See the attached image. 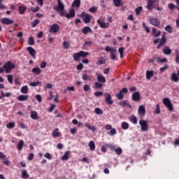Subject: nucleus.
<instances>
[{"label":"nucleus","instance_id":"nucleus-40","mask_svg":"<svg viewBox=\"0 0 179 179\" xmlns=\"http://www.w3.org/2000/svg\"><path fill=\"white\" fill-rule=\"evenodd\" d=\"M101 87H103V84L101 83H94V89H101Z\"/></svg>","mask_w":179,"mask_h":179},{"label":"nucleus","instance_id":"nucleus-2","mask_svg":"<svg viewBox=\"0 0 179 179\" xmlns=\"http://www.w3.org/2000/svg\"><path fill=\"white\" fill-rule=\"evenodd\" d=\"M87 55H89L88 52H85L83 50H80L77 53H73V58L76 62H79L80 61V58H87Z\"/></svg>","mask_w":179,"mask_h":179},{"label":"nucleus","instance_id":"nucleus-43","mask_svg":"<svg viewBox=\"0 0 179 179\" xmlns=\"http://www.w3.org/2000/svg\"><path fill=\"white\" fill-rule=\"evenodd\" d=\"M165 30L168 33H173V27H171V25H167L166 27H165Z\"/></svg>","mask_w":179,"mask_h":179},{"label":"nucleus","instance_id":"nucleus-37","mask_svg":"<svg viewBox=\"0 0 179 179\" xmlns=\"http://www.w3.org/2000/svg\"><path fill=\"white\" fill-rule=\"evenodd\" d=\"M18 10H19L20 14L23 15V13L26 12L27 8L25 6H19Z\"/></svg>","mask_w":179,"mask_h":179},{"label":"nucleus","instance_id":"nucleus-33","mask_svg":"<svg viewBox=\"0 0 179 179\" xmlns=\"http://www.w3.org/2000/svg\"><path fill=\"white\" fill-rule=\"evenodd\" d=\"M113 3L116 7L122 6V5H123L122 0H113Z\"/></svg>","mask_w":179,"mask_h":179},{"label":"nucleus","instance_id":"nucleus-24","mask_svg":"<svg viewBox=\"0 0 179 179\" xmlns=\"http://www.w3.org/2000/svg\"><path fill=\"white\" fill-rule=\"evenodd\" d=\"M129 121L132 122L133 124H138V118H136V116L131 115L129 118Z\"/></svg>","mask_w":179,"mask_h":179},{"label":"nucleus","instance_id":"nucleus-4","mask_svg":"<svg viewBox=\"0 0 179 179\" xmlns=\"http://www.w3.org/2000/svg\"><path fill=\"white\" fill-rule=\"evenodd\" d=\"M139 125L141 127V131H143V132H146V131L149 129V125L148 124V121L145 120H140Z\"/></svg>","mask_w":179,"mask_h":179},{"label":"nucleus","instance_id":"nucleus-12","mask_svg":"<svg viewBox=\"0 0 179 179\" xmlns=\"http://www.w3.org/2000/svg\"><path fill=\"white\" fill-rule=\"evenodd\" d=\"M131 100L136 102L139 101L141 100V93L139 92H134L131 96Z\"/></svg>","mask_w":179,"mask_h":179},{"label":"nucleus","instance_id":"nucleus-61","mask_svg":"<svg viewBox=\"0 0 179 179\" xmlns=\"http://www.w3.org/2000/svg\"><path fill=\"white\" fill-rule=\"evenodd\" d=\"M82 79L83 80H87V79H90V77L87 73H85L82 76Z\"/></svg>","mask_w":179,"mask_h":179},{"label":"nucleus","instance_id":"nucleus-42","mask_svg":"<svg viewBox=\"0 0 179 179\" xmlns=\"http://www.w3.org/2000/svg\"><path fill=\"white\" fill-rule=\"evenodd\" d=\"M106 148H108V149H110L112 152H115V146L112 144H106Z\"/></svg>","mask_w":179,"mask_h":179},{"label":"nucleus","instance_id":"nucleus-57","mask_svg":"<svg viewBox=\"0 0 179 179\" xmlns=\"http://www.w3.org/2000/svg\"><path fill=\"white\" fill-rule=\"evenodd\" d=\"M113 50H115L114 48H111L110 46H106L105 48V51H106V52H112V51H113Z\"/></svg>","mask_w":179,"mask_h":179},{"label":"nucleus","instance_id":"nucleus-26","mask_svg":"<svg viewBox=\"0 0 179 179\" xmlns=\"http://www.w3.org/2000/svg\"><path fill=\"white\" fill-rule=\"evenodd\" d=\"M82 33L83 34H87V33H92V29L90 27H85L82 29Z\"/></svg>","mask_w":179,"mask_h":179},{"label":"nucleus","instance_id":"nucleus-39","mask_svg":"<svg viewBox=\"0 0 179 179\" xmlns=\"http://www.w3.org/2000/svg\"><path fill=\"white\" fill-rule=\"evenodd\" d=\"M27 92H29V87H27V85L22 87L21 93L26 94V93H27Z\"/></svg>","mask_w":179,"mask_h":179},{"label":"nucleus","instance_id":"nucleus-32","mask_svg":"<svg viewBox=\"0 0 179 179\" xmlns=\"http://www.w3.org/2000/svg\"><path fill=\"white\" fill-rule=\"evenodd\" d=\"M103 64H106V58L103 57H100L96 62V65H103Z\"/></svg>","mask_w":179,"mask_h":179},{"label":"nucleus","instance_id":"nucleus-6","mask_svg":"<svg viewBox=\"0 0 179 179\" xmlns=\"http://www.w3.org/2000/svg\"><path fill=\"white\" fill-rule=\"evenodd\" d=\"M59 25L58 24L55 23L50 26L49 29V33H52L53 34H57L59 31Z\"/></svg>","mask_w":179,"mask_h":179},{"label":"nucleus","instance_id":"nucleus-58","mask_svg":"<svg viewBox=\"0 0 179 179\" xmlns=\"http://www.w3.org/2000/svg\"><path fill=\"white\" fill-rule=\"evenodd\" d=\"M155 114H160V105H156Z\"/></svg>","mask_w":179,"mask_h":179},{"label":"nucleus","instance_id":"nucleus-56","mask_svg":"<svg viewBox=\"0 0 179 179\" xmlns=\"http://www.w3.org/2000/svg\"><path fill=\"white\" fill-rule=\"evenodd\" d=\"M63 47H64V48L66 50H68V48H69V42L68 41H64L63 42Z\"/></svg>","mask_w":179,"mask_h":179},{"label":"nucleus","instance_id":"nucleus-44","mask_svg":"<svg viewBox=\"0 0 179 179\" xmlns=\"http://www.w3.org/2000/svg\"><path fill=\"white\" fill-rule=\"evenodd\" d=\"M85 127H86L88 129H90V131H93V132H94V131H96V129H97L96 128V127H94V126L91 127L90 125H89V124H85Z\"/></svg>","mask_w":179,"mask_h":179},{"label":"nucleus","instance_id":"nucleus-53","mask_svg":"<svg viewBox=\"0 0 179 179\" xmlns=\"http://www.w3.org/2000/svg\"><path fill=\"white\" fill-rule=\"evenodd\" d=\"M95 113L96 114H98L99 115L103 114V110L100 109V108H95Z\"/></svg>","mask_w":179,"mask_h":179},{"label":"nucleus","instance_id":"nucleus-8","mask_svg":"<svg viewBox=\"0 0 179 179\" xmlns=\"http://www.w3.org/2000/svg\"><path fill=\"white\" fill-rule=\"evenodd\" d=\"M162 101L169 111H173V104L169 98H164Z\"/></svg>","mask_w":179,"mask_h":179},{"label":"nucleus","instance_id":"nucleus-63","mask_svg":"<svg viewBox=\"0 0 179 179\" xmlns=\"http://www.w3.org/2000/svg\"><path fill=\"white\" fill-rule=\"evenodd\" d=\"M36 100L38 101V103H41V101H42L41 95H40V94H36Z\"/></svg>","mask_w":179,"mask_h":179},{"label":"nucleus","instance_id":"nucleus-20","mask_svg":"<svg viewBox=\"0 0 179 179\" xmlns=\"http://www.w3.org/2000/svg\"><path fill=\"white\" fill-rule=\"evenodd\" d=\"M110 54V59H112L113 61H115V59H117V55H115L117 54V49L112 50Z\"/></svg>","mask_w":179,"mask_h":179},{"label":"nucleus","instance_id":"nucleus-22","mask_svg":"<svg viewBox=\"0 0 179 179\" xmlns=\"http://www.w3.org/2000/svg\"><path fill=\"white\" fill-rule=\"evenodd\" d=\"M80 6V0H74L71 4V8H79Z\"/></svg>","mask_w":179,"mask_h":179},{"label":"nucleus","instance_id":"nucleus-36","mask_svg":"<svg viewBox=\"0 0 179 179\" xmlns=\"http://www.w3.org/2000/svg\"><path fill=\"white\" fill-rule=\"evenodd\" d=\"M122 129L127 130L129 129V124H128V122H123L122 123Z\"/></svg>","mask_w":179,"mask_h":179},{"label":"nucleus","instance_id":"nucleus-62","mask_svg":"<svg viewBox=\"0 0 179 179\" xmlns=\"http://www.w3.org/2000/svg\"><path fill=\"white\" fill-rule=\"evenodd\" d=\"M94 96H95V97H99L100 96H103V92H95Z\"/></svg>","mask_w":179,"mask_h":179},{"label":"nucleus","instance_id":"nucleus-51","mask_svg":"<svg viewBox=\"0 0 179 179\" xmlns=\"http://www.w3.org/2000/svg\"><path fill=\"white\" fill-rule=\"evenodd\" d=\"M89 12L90 13H95V12H97V8L96 7H91L89 8Z\"/></svg>","mask_w":179,"mask_h":179},{"label":"nucleus","instance_id":"nucleus-11","mask_svg":"<svg viewBox=\"0 0 179 179\" xmlns=\"http://www.w3.org/2000/svg\"><path fill=\"white\" fill-rule=\"evenodd\" d=\"M138 114L141 117V118H143L145 114H146V109H145V106L141 105L138 107Z\"/></svg>","mask_w":179,"mask_h":179},{"label":"nucleus","instance_id":"nucleus-52","mask_svg":"<svg viewBox=\"0 0 179 179\" xmlns=\"http://www.w3.org/2000/svg\"><path fill=\"white\" fill-rule=\"evenodd\" d=\"M7 79L9 83L10 84L13 83V76L12 75L7 76Z\"/></svg>","mask_w":179,"mask_h":179},{"label":"nucleus","instance_id":"nucleus-23","mask_svg":"<svg viewBox=\"0 0 179 179\" xmlns=\"http://www.w3.org/2000/svg\"><path fill=\"white\" fill-rule=\"evenodd\" d=\"M88 146L90 150H92V151L96 150V144H94V141H90L88 143Z\"/></svg>","mask_w":179,"mask_h":179},{"label":"nucleus","instance_id":"nucleus-49","mask_svg":"<svg viewBox=\"0 0 179 179\" xmlns=\"http://www.w3.org/2000/svg\"><path fill=\"white\" fill-rule=\"evenodd\" d=\"M115 134H117L115 129H111L110 131L108 132V135H110L111 136L115 135Z\"/></svg>","mask_w":179,"mask_h":179},{"label":"nucleus","instance_id":"nucleus-31","mask_svg":"<svg viewBox=\"0 0 179 179\" xmlns=\"http://www.w3.org/2000/svg\"><path fill=\"white\" fill-rule=\"evenodd\" d=\"M153 76V71H146V79L150 80L151 78Z\"/></svg>","mask_w":179,"mask_h":179},{"label":"nucleus","instance_id":"nucleus-15","mask_svg":"<svg viewBox=\"0 0 179 179\" xmlns=\"http://www.w3.org/2000/svg\"><path fill=\"white\" fill-rule=\"evenodd\" d=\"M27 51H28V52L30 54L31 57H32L34 58V59H36V50H34V48H33L32 47H28L27 48Z\"/></svg>","mask_w":179,"mask_h":179},{"label":"nucleus","instance_id":"nucleus-9","mask_svg":"<svg viewBox=\"0 0 179 179\" xmlns=\"http://www.w3.org/2000/svg\"><path fill=\"white\" fill-rule=\"evenodd\" d=\"M166 41H167V38H166V32H164L162 34V37L160 40V42L157 47V50H159L161 47H163V45L166 44Z\"/></svg>","mask_w":179,"mask_h":179},{"label":"nucleus","instance_id":"nucleus-47","mask_svg":"<svg viewBox=\"0 0 179 179\" xmlns=\"http://www.w3.org/2000/svg\"><path fill=\"white\" fill-rule=\"evenodd\" d=\"M38 23H40V20H34L31 22V27H36Z\"/></svg>","mask_w":179,"mask_h":179},{"label":"nucleus","instance_id":"nucleus-3","mask_svg":"<svg viewBox=\"0 0 179 179\" xmlns=\"http://www.w3.org/2000/svg\"><path fill=\"white\" fill-rule=\"evenodd\" d=\"M3 68L5 69L6 73H10L12 72V69H15V64L10 61H8L5 63Z\"/></svg>","mask_w":179,"mask_h":179},{"label":"nucleus","instance_id":"nucleus-46","mask_svg":"<svg viewBox=\"0 0 179 179\" xmlns=\"http://www.w3.org/2000/svg\"><path fill=\"white\" fill-rule=\"evenodd\" d=\"M176 59L175 61L177 64H179V51L178 50H175Z\"/></svg>","mask_w":179,"mask_h":179},{"label":"nucleus","instance_id":"nucleus-13","mask_svg":"<svg viewBox=\"0 0 179 179\" xmlns=\"http://www.w3.org/2000/svg\"><path fill=\"white\" fill-rule=\"evenodd\" d=\"M157 1L156 0H148L146 8L148 10H152L153 9V5L156 3Z\"/></svg>","mask_w":179,"mask_h":179},{"label":"nucleus","instance_id":"nucleus-59","mask_svg":"<svg viewBox=\"0 0 179 179\" xmlns=\"http://www.w3.org/2000/svg\"><path fill=\"white\" fill-rule=\"evenodd\" d=\"M168 8L171 9V10H174V8H176V5H174L173 3H170L168 5Z\"/></svg>","mask_w":179,"mask_h":179},{"label":"nucleus","instance_id":"nucleus-30","mask_svg":"<svg viewBox=\"0 0 179 179\" xmlns=\"http://www.w3.org/2000/svg\"><path fill=\"white\" fill-rule=\"evenodd\" d=\"M32 73H35V75H40L41 73V69L37 67L33 68Z\"/></svg>","mask_w":179,"mask_h":179},{"label":"nucleus","instance_id":"nucleus-5","mask_svg":"<svg viewBox=\"0 0 179 179\" xmlns=\"http://www.w3.org/2000/svg\"><path fill=\"white\" fill-rule=\"evenodd\" d=\"M80 17L83 19L84 23L87 24L92 20V17H90V15L85 12H83L80 15Z\"/></svg>","mask_w":179,"mask_h":179},{"label":"nucleus","instance_id":"nucleus-19","mask_svg":"<svg viewBox=\"0 0 179 179\" xmlns=\"http://www.w3.org/2000/svg\"><path fill=\"white\" fill-rule=\"evenodd\" d=\"M162 51H163V54H164L165 55H170V54H171L172 52L171 49H170L169 46L164 47Z\"/></svg>","mask_w":179,"mask_h":179},{"label":"nucleus","instance_id":"nucleus-18","mask_svg":"<svg viewBox=\"0 0 179 179\" xmlns=\"http://www.w3.org/2000/svg\"><path fill=\"white\" fill-rule=\"evenodd\" d=\"M30 117L32 120H39L38 113L36 110L31 111Z\"/></svg>","mask_w":179,"mask_h":179},{"label":"nucleus","instance_id":"nucleus-16","mask_svg":"<svg viewBox=\"0 0 179 179\" xmlns=\"http://www.w3.org/2000/svg\"><path fill=\"white\" fill-rule=\"evenodd\" d=\"M1 22V23H3V24H7V25L12 24V23H13V20L8 17L2 18Z\"/></svg>","mask_w":179,"mask_h":179},{"label":"nucleus","instance_id":"nucleus-48","mask_svg":"<svg viewBox=\"0 0 179 179\" xmlns=\"http://www.w3.org/2000/svg\"><path fill=\"white\" fill-rule=\"evenodd\" d=\"M118 51L120 54V58H122V57L124 55V51H125V48H124V47L119 48Z\"/></svg>","mask_w":179,"mask_h":179},{"label":"nucleus","instance_id":"nucleus-7","mask_svg":"<svg viewBox=\"0 0 179 179\" xmlns=\"http://www.w3.org/2000/svg\"><path fill=\"white\" fill-rule=\"evenodd\" d=\"M124 93H128V89L127 87H123L119 93L116 94L115 96L118 100H122L124 99Z\"/></svg>","mask_w":179,"mask_h":179},{"label":"nucleus","instance_id":"nucleus-64","mask_svg":"<svg viewBox=\"0 0 179 179\" xmlns=\"http://www.w3.org/2000/svg\"><path fill=\"white\" fill-rule=\"evenodd\" d=\"M173 145H175V146H179V138H176V139L174 141Z\"/></svg>","mask_w":179,"mask_h":179},{"label":"nucleus","instance_id":"nucleus-34","mask_svg":"<svg viewBox=\"0 0 179 179\" xmlns=\"http://www.w3.org/2000/svg\"><path fill=\"white\" fill-rule=\"evenodd\" d=\"M29 177H30V176L29 175V173H27V171L23 170L22 171V178L27 179L29 178Z\"/></svg>","mask_w":179,"mask_h":179},{"label":"nucleus","instance_id":"nucleus-38","mask_svg":"<svg viewBox=\"0 0 179 179\" xmlns=\"http://www.w3.org/2000/svg\"><path fill=\"white\" fill-rule=\"evenodd\" d=\"M58 131H59V129H55L52 131V135H53V136H55V138H58V136H59L61 135V134Z\"/></svg>","mask_w":179,"mask_h":179},{"label":"nucleus","instance_id":"nucleus-1","mask_svg":"<svg viewBox=\"0 0 179 179\" xmlns=\"http://www.w3.org/2000/svg\"><path fill=\"white\" fill-rule=\"evenodd\" d=\"M58 5L55 8L56 12H59V15L61 16H65L67 19H71L72 17H75V10L73 8H71L69 10V13L66 14V12L65 11V6H64V3L61 2V0H57Z\"/></svg>","mask_w":179,"mask_h":179},{"label":"nucleus","instance_id":"nucleus-35","mask_svg":"<svg viewBox=\"0 0 179 179\" xmlns=\"http://www.w3.org/2000/svg\"><path fill=\"white\" fill-rule=\"evenodd\" d=\"M97 80L99 83H104L106 82V78L103 76H98Z\"/></svg>","mask_w":179,"mask_h":179},{"label":"nucleus","instance_id":"nucleus-50","mask_svg":"<svg viewBox=\"0 0 179 179\" xmlns=\"http://www.w3.org/2000/svg\"><path fill=\"white\" fill-rule=\"evenodd\" d=\"M115 153H117L118 155H122V149L120 147H118L115 150Z\"/></svg>","mask_w":179,"mask_h":179},{"label":"nucleus","instance_id":"nucleus-21","mask_svg":"<svg viewBox=\"0 0 179 179\" xmlns=\"http://www.w3.org/2000/svg\"><path fill=\"white\" fill-rule=\"evenodd\" d=\"M171 80H173V82H175V83H178V80H179L178 75H177V73H173L171 76Z\"/></svg>","mask_w":179,"mask_h":179},{"label":"nucleus","instance_id":"nucleus-27","mask_svg":"<svg viewBox=\"0 0 179 179\" xmlns=\"http://www.w3.org/2000/svg\"><path fill=\"white\" fill-rule=\"evenodd\" d=\"M24 145V141H23V140H20L19 143L17 145V150H22V149H23Z\"/></svg>","mask_w":179,"mask_h":179},{"label":"nucleus","instance_id":"nucleus-14","mask_svg":"<svg viewBox=\"0 0 179 179\" xmlns=\"http://www.w3.org/2000/svg\"><path fill=\"white\" fill-rule=\"evenodd\" d=\"M96 23L101 27V29H107L108 26H110V23L108 22H103L100 20H97Z\"/></svg>","mask_w":179,"mask_h":179},{"label":"nucleus","instance_id":"nucleus-29","mask_svg":"<svg viewBox=\"0 0 179 179\" xmlns=\"http://www.w3.org/2000/svg\"><path fill=\"white\" fill-rule=\"evenodd\" d=\"M15 126L16 124L15 123V122H10L6 124V128H8V129H13Z\"/></svg>","mask_w":179,"mask_h":179},{"label":"nucleus","instance_id":"nucleus-17","mask_svg":"<svg viewBox=\"0 0 179 179\" xmlns=\"http://www.w3.org/2000/svg\"><path fill=\"white\" fill-rule=\"evenodd\" d=\"M106 102L111 106L113 104V99H111V95L109 93H105Z\"/></svg>","mask_w":179,"mask_h":179},{"label":"nucleus","instance_id":"nucleus-41","mask_svg":"<svg viewBox=\"0 0 179 179\" xmlns=\"http://www.w3.org/2000/svg\"><path fill=\"white\" fill-rule=\"evenodd\" d=\"M28 44L29 45H34V38L33 36L28 38Z\"/></svg>","mask_w":179,"mask_h":179},{"label":"nucleus","instance_id":"nucleus-25","mask_svg":"<svg viewBox=\"0 0 179 179\" xmlns=\"http://www.w3.org/2000/svg\"><path fill=\"white\" fill-rule=\"evenodd\" d=\"M71 155V151L68 150L64 152V155L62 157V160L65 161L69 159V155Z\"/></svg>","mask_w":179,"mask_h":179},{"label":"nucleus","instance_id":"nucleus-45","mask_svg":"<svg viewBox=\"0 0 179 179\" xmlns=\"http://www.w3.org/2000/svg\"><path fill=\"white\" fill-rule=\"evenodd\" d=\"M157 64H163L164 62H167V59L164 57V59L157 58Z\"/></svg>","mask_w":179,"mask_h":179},{"label":"nucleus","instance_id":"nucleus-60","mask_svg":"<svg viewBox=\"0 0 179 179\" xmlns=\"http://www.w3.org/2000/svg\"><path fill=\"white\" fill-rule=\"evenodd\" d=\"M0 159L2 160H6V155H5L2 152H0Z\"/></svg>","mask_w":179,"mask_h":179},{"label":"nucleus","instance_id":"nucleus-28","mask_svg":"<svg viewBox=\"0 0 179 179\" xmlns=\"http://www.w3.org/2000/svg\"><path fill=\"white\" fill-rule=\"evenodd\" d=\"M17 99L19 101H26L29 99V95H20Z\"/></svg>","mask_w":179,"mask_h":179},{"label":"nucleus","instance_id":"nucleus-10","mask_svg":"<svg viewBox=\"0 0 179 179\" xmlns=\"http://www.w3.org/2000/svg\"><path fill=\"white\" fill-rule=\"evenodd\" d=\"M150 23L155 27H159V26H160V20L157 18L150 17Z\"/></svg>","mask_w":179,"mask_h":179},{"label":"nucleus","instance_id":"nucleus-55","mask_svg":"<svg viewBox=\"0 0 179 179\" xmlns=\"http://www.w3.org/2000/svg\"><path fill=\"white\" fill-rule=\"evenodd\" d=\"M38 85H40V81L29 83V85L32 86V87H36V86H38Z\"/></svg>","mask_w":179,"mask_h":179},{"label":"nucleus","instance_id":"nucleus-54","mask_svg":"<svg viewBox=\"0 0 179 179\" xmlns=\"http://www.w3.org/2000/svg\"><path fill=\"white\" fill-rule=\"evenodd\" d=\"M136 15H139L142 12V6H139L135 9Z\"/></svg>","mask_w":179,"mask_h":179}]
</instances>
